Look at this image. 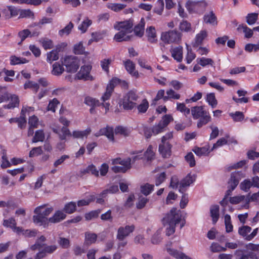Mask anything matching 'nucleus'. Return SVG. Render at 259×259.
I'll return each instance as SVG.
<instances>
[{
  "label": "nucleus",
  "mask_w": 259,
  "mask_h": 259,
  "mask_svg": "<svg viewBox=\"0 0 259 259\" xmlns=\"http://www.w3.org/2000/svg\"><path fill=\"white\" fill-rule=\"evenodd\" d=\"M204 22L212 26L217 25V18L212 11L206 13L203 17Z\"/></svg>",
  "instance_id": "17"
},
{
  "label": "nucleus",
  "mask_w": 259,
  "mask_h": 259,
  "mask_svg": "<svg viewBox=\"0 0 259 259\" xmlns=\"http://www.w3.org/2000/svg\"><path fill=\"white\" fill-rule=\"evenodd\" d=\"M258 14L257 13H251L246 16V22L249 25H252L255 23L257 19Z\"/></svg>",
  "instance_id": "61"
},
{
  "label": "nucleus",
  "mask_w": 259,
  "mask_h": 259,
  "mask_svg": "<svg viewBox=\"0 0 259 259\" xmlns=\"http://www.w3.org/2000/svg\"><path fill=\"white\" fill-rule=\"evenodd\" d=\"M207 33L205 30H201L198 33L195 38V42L193 45V47H197L201 45L203 40L207 37Z\"/></svg>",
  "instance_id": "22"
},
{
  "label": "nucleus",
  "mask_w": 259,
  "mask_h": 259,
  "mask_svg": "<svg viewBox=\"0 0 259 259\" xmlns=\"http://www.w3.org/2000/svg\"><path fill=\"white\" fill-rule=\"evenodd\" d=\"M193 151L199 156L207 155L210 152L209 151L208 146H206L201 148L196 147L193 149Z\"/></svg>",
  "instance_id": "31"
},
{
  "label": "nucleus",
  "mask_w": 259,
  "mask_h": 259,
  "mask_svg": "<svg viewBox=\"0 0 259 259\" xmlns=\"http://www.w3.org/2000/svg\"><path fill=\"white\" fill-rule=\"evenodd\" d=\"M124 65L126 70L131 75L136 78L139 77L138 72L135 70V64L133 62L130 60H127L124 62Z\"/></svg>",
  "instance_id": "16"
},
{
  "label": "nucleus",
  "mask_w": 259,
  "mask_h": 259,
  "mask_svg": "<svg viewBox=\"0 0 259 259\" xmlns=\"http://www.w3.org/2000/svg\"><path fill=\"white\" fill-rule=\"evenodd\" d=\"M172 119L173 118L171 115H165L159 123L165 128Z\"/></svg>",
  "instance_id": "64"
},
{
  "label": "nucleus",
  "mask_w": 259,
  "mask_h": 259,
  "mask_svg": "<svg viewBox=\"0 0 259 259\" xmlns=\"http://www.w3.org/2000/svg\"><path fill=\"white\" fill-rule=\"evenodd\" d=\"M38 33H33L31 34L30 31L28 29H24L18 33V36L21 38V41L18 43L19 45L21 44L23 41H24L27 37L29 35L33 36L35 35H38Z\"/></svg>",
  "instance_id": "37"
},
{
  "label": "nucleus",
  "mask_w": 259,
  "mask_h": 259,
  "mask_svg": "<svg viewBox=\"0 0 259 259\" xmlns=\"http://www.w3.org/2000/svg\"><path fill=\"white\" fill-rule=\"evenodd\" d=\"M154 185L147 183L141 186V192L144 195H148L153 191Z\"/></svg>",
  "instance_id": "45"
},
{
  "label": "nucleus",
  "mask_w": 259,
  "mask_h": 259,
  "mask_svg": "<svg viewBox=\"0 0 259 259\" xmlns=\"http://www.w3.org/2000/svg\"><path fill=\"white\" fill-rule=\"evenodd\" d=\"M243 177L244 176L241 171H237L231 174L230 179L228 181V190L227 191L226 195L231 194Z\"/></svg>",
  "instance_id": "5"
},
{
  "label": "nucleus",
  "mask_w": 259,
  "mask_h": 259,
  "mask_svg": "<svg viewBox=\"0 0 259 259\" xmlns=\"http://www.w3.org/2000/svg\"><path fill=\"white\" fill-rule=\"evenodd\" d=\"M53 210L52 207H46L44 206H40L36 207L34 210L35 213H40L46 218L48 216Z\"/></svg>",
  "instance_id": "26"
},
{
  "label": "nucleus",
  "mask_w": 259,
  "mask_h": 259,
  "mask_svg": "<svg viewBox=\"0 0 259 259\" xmlns=\"http://www.w3.org/2000/svg\"><path fill=\"white\" fill-rule=\"evenodd\" d=\"M192 115L194 119H197L205 114L206 111L203 110L202 106H195L191 108Z\"/></svg>",
  "instance_id": "25"
},
{
  "label": "nucleus",
  "mask_w": 259,
  "mask_h": 259,
  "mask_svg": "<svg viewBox=\"0 0 259 259\" xmlns=\"http://www.w3.org/2000/svg\"><path fill=\"white\" fill-rule=\"evenodd\" d=\"M250 199L248 197H246L244 195L236 196L231 197L230 198V202L232 204H236L241 202L245 201L246 202H249Z\"/></svg>",
  "instance_id": "36"
},
{
  "label": "nucleus",
  "mask_w": 259,
  "mask_h": 259,
  "mask_svg": "<svg viewBox=\"0 0 259 259\" xmlns=\"http://www.w3.org/2000/svg\"><path fill=\"white\" fill-rule=\"evenodd\" d=\"M92 67L90 65H84L81 67L80 71L76 74V78L85 80L92 79L90 76V72Z\"/></svg>",
  "instance_id": "11"
},
{
  "label": "nucleus",
  "mask_w": 259,
  "mask_h": 259,
  "mask_svg": "<svg viewBox=\"0 0 259 259\" xmlns=\"http://www.w3.org/2000/svg\"><path fill=\"white\" fill-rule=\"evenodd\" d=\"M66 215L61 210H57L54 215L49 219V221L51 223H58L66 218Z\"/></svg>",
  "instance_id": "18"
},
{
  "label": "nucleus",
  "mask_w": 259,
  "mask_h": 259,
  "mask_svg": "<svg viewBox=\"0 0 259 259\" xmlns=\"http://www.w3.org/2000/svg\"><path fill=\"white\" fill-rule=\"evenodd\" d=\"M64 69L62 65L58 62L55 63L53 65V69L52 70V74L56 76H59L64 72Z\"/></svg>",
  "instance_id": "35"
},
{
  "label": "nucleus",
  "mask_w": 259,
  "mask_h": 259,
  "mask_svg": "<svg viewBox=\"0 0 259 259\" xmlns=\"http://www.w3.org/2000/svg\"><path fill=\"white\" fill-rule=\"evenodd\" d=\"M229 115L235 122L241 121L244 118V115L242 112L236 111L235 113H230Z\"/></svg>",
  "instance_id": "51"
},
{
  "label": "nucleus",
  "mask_w": 259,
  "mask_h": 259,
  "mask_svg": "<svg viewBox=\"0 0 259 259\" xmlns=\"http://www.w3.org/2000/svg\"><path fill=\"white\" fill-rule=\"evenodd\" d=\"M194 181V179L190 175H188L181 182L179 191L183 192V189L190 186Z\"/></svg>",
  "instance_id": "28"
},
{
  "label": "nucleus",
  "mask_w": 259,
  "mask_h": 259,
  "mask_svg": "<svg viewBox=\"0 0 259 259\" xmlns=\"http://www.w3.org/2000/svg\"><path fill=\"white\" fill-rule=\"evenodd\" d=\"M225 224L226 227V231L227 233H230L233 231V225L231 221V217L229 214L225 215Z\"/></svg>",
  "instance_id": "52"
},
{
  "label": "nucleus",
  "mask_w": 259,
  "mask_h": 259,
  "mask_svg": "<svg viewBox=\"0 0 259 259\" xmlns=\"http://www.w3.org/2000/svg\"><path fill=\"white\" fill-rule=\"evenodd\" d=\"M238 31L242 30L243 32L245 33V37L246 38H250L252 36L253 31L252 30L248 28L245 25H240L237 28Z\"/></svg>",
  "instance_id": "43"
},
{
  "label": "nucleus",
  "mask_w": 259,
  "mask_h": 259,
  "mask_svg": "<svg viewBox=\"0 0 259 259\" xmlns=\"http://www.w3.org/2000/svg\"><path fill=\"white\" fill-rule=\"evenodd\" d=\"M76 210V204L74 202H70L66 204L64 207V210L67 213L70 214L74 212Z\"/></svg>",
  "instance_id": "56"
},
{
  "label": "nucleus",
  "mask_w": 259,
  "mask_h": 259,
  "mask_svg": "<svg viewBox=\"0 0 259 259\" xmlns=\"http://www.w3.org/2000/svg\"><path fill=\"white\" fill-rule=\"evenodd\" d=\"M252 229L248 226H242L238 228V234L246 241L251 240L257 234L258 228H255L250 233Z\"/></svg>",
  "instance_id": "7"
},
{
  "label": "nucleus",
  "mask_w": 259,
  "mask_h": 259,
  "mask_svg": "<svg viewBox=\"0 0 259 259\" xmlns=\"http://www.w3.org/2000/svg\"><path fill=\"white\" fill-rule=\"evenodd\" d=\"M145 26V20L144 18L141 19L140 22L134 28L135 34L139 37H142L144 34Z\"/></svg>",
  "instance_id": "27"
},
{
  "label": "nucleus",
  "mask_w": 259,
  "mask_h": 259,
  "mask_svg": "<svg viewBox=\"0 0 259 259\" xmlns=\"http://www.w3.org/2000/svg\"><path fill=\"white\" fill-rule=\"evenodd\" d=\"M97 235L95 233L86 232L85 233V242L87 244H91L96 242Z\"/></svg>",
  "instance_id": "38"
},
{
  "label": "nucleus",
  "mask_w": 259,
  "mask_h": 259,
  "mask_svg": "<svg viewBox=\"0 0 259 259\" xmlns=\"http://www.w3.org/2000/svg\"><path fill=\"white\" fill-rule=\"evenodd\" d=\"M146 36L148 37V40L151 43L155 42L157 41L156 33L155 28L153 26H150L147 28Z\"/></svg>",
  "instance_id": "24"
},
{
  "label": "nucleus",
  "mask_w": 259,
  "mask_h": 259,
  "mask_svg": "<svg viewBox=\"0 0 259 259\" xmlns=\"http://www.w3.org/2000/svg\"><path fill=\"white\" fill-rule=\"evenodd\" d=\"M84 103L86 105L93 107L99 106L100 105L99 100L89 96L85 98Z\"/></svg>",
  "instance_id": "40"
},
{
  "label": "nucleus",
  "mask_w": 259,
  "mask_h": 259,
  "mask_svg": "<svg viewBox=\"0 0 259 259\" xmlns=\"http://www.w3.org/2000/svg\"><path fill=\"white\" fill-rule=\"evenodd\" d=\"M126 7L125 5L122 4L110 3L108 4L107 7L114 11V12H119L123 10Z\"/></svg>",
  "instance_id": "47"
},
{
  "label": "nucleus",
  "mask_w": 259,
  "mask_h": 259,
  "mask_svg": "<svg viewBox=\"0 0 259 259\" xmlns=\"http://www.w3.org/2000/svg\"><path fill=\"white\" fill-rule=\"evenodd\" d=\"M39 42L41 44L44 49L46 50L53 48V42L49 38H41L39 40Z\"/></svg>",
  "instance_id": "54"
},
{
  "label": "nucleus",
  "mask_w": 259,
  "mask_h": 259,
  "mask_svg": "<svg viewBox=\"0 0 259 259\" xmlns=\"http://www.w3.org/2000/svg\"><path fill=\"white\" fill-rule=\"evenodd\" d=\"M179 28L181 31L189 32L191 30V25L187 21H183L180 24Z\"/></svg>",
  "instance_id": "60"
},
{
  "label": "nucleus",
  "mask_w": 259,
  "mask_h": 259,
  "mask_svg": "<svg viewBox=\"0 0 259 259\" xmlns=\"http://www.w3.org/2000/svg\"><path fill=\"white\" fill-rule=\"evenodd\" d=\"M131 161L132 159L130 157L124 159H122L121 158H117L112 160V164L113 165L120 164L121 166L130 169L131 168Z\"/></svg>",
  "instance_id": "14"
},
{
  "label": "nucleus",
  "mask_w": 259,
  "mask_h": 259,
  "mask_svg": "<svg viewBox=\"0 0 259 259\" xmlns=\"http://www.w3.org/2000/svg\"><path fill=\"white\" fill-rule=\"evenodd\" d=\"M9 103L7 105H5L4 108L5 109H14L17 107L19 105V98L18 96L15 94H10L9 97Z\"/></svg>",
  "instance_id": "12"
},
{
  "label": "nucleus",
  "mask_w": 259,
  "mask_h": 259,
  "mask_svg": "<svg viewBox=\"0 0 259 259\" xmlns=\"http://www.w3.org/2000/svg\"><path fill=\"white\" fill-rule=\"evenodd\" d=\"M149 107V103L147 99H145L142 100V103L137 106L139 112L145 113Z\"/></svg>",
  "instance_id": "53"
},
{
  "label": "nucleus",
  "mask_w": 259,
  "mask_h": 259,
  "mask_svg": "<svg viewBox=\"0 0 259 259\" xmlns=\"http://www.w3.org/2000/svg\"><path fill=\"white\" fill-rule=\"evenodd\" d=\"M104 31L102 32H96L92 33V38L89 40L88 44L90 45L93 41H98L103 38Z\"/></svg>",
  "instance_id": "42"
},
{
  "label": "nucleus",
  "mask_w": 259,
  "mask_h": 259,
  "mask_svg": "<svg viewBox=\"0 0 259 259\" xmlns=\"http://www.w3.org/2000/svg\"><path fill=\"white\" fill-rule=\"evenodd\" d=\"M10 61L11 64L13 65L19 64H24L28 62V61L25 58H19L15 56L11 57Z\"/></svg>",
  "instance_id": "55"
},
{
  "label": "nucleus",
  "mask_w": 259,
  "mask_h": 259,
  "mask_svg": "<svg viewBox=\"0 0 259 259\" xmlns=\"http://www.w3.org/2000/svg\"><path fill=\"white\" fill-rule=\"evenodd\" d=\"M161 39L165 43L178 42L181 39V33L177 30L163 32L161 34Z\"/></svg>",
  "instance_id": "6"
},
{
  "label": "nucleus",
  "mask_w": 259,
  "mask_h": 259,
  "mask_svg": "<svg viewBox=\"0 0 259 259\" xmlns=\"http://www.w3.org/2000/svg\"><path fill=\"white\" fill-rule=\"evenodd\" d=\"M113 91V90H110L109 88L107 87L106 91L101 98V100L103 101L102 105L105 108L106 112L109 110L110 106V103L106 102V101L110 99Z\"/></svg>",
  "instance_id": "21"
},
{
  "label": "nucleus",
  "mask_w": 259,
  "mask_h": 259,
  "mask_svg": "<svg viewBox=\"0 0 259 259\" xmlns=\"http://www.w3.org/2000/svg\"><path fill=\"white\" fill-rule=\"evenodd\" d=\"M24 88L25 89H31L35 93L39 89V85L38 83L32 81H29L24 84Z\"/></svg>",
  "instance_id": "57"
},
{
  "label": "nucleus",
  "mask_w": 259,
  "mask_h": 259,
  "mask_svg": "<svg viewBox=\"0 0 259 259\" xmlns=\"http://www.w3.org/2000/svg\"><path fill=\"white\" fill-rule=\"evenodd\" d=\"M36 214V215L33 217L34 223L39 226H43L44 227H47L50 223L49 219L46 217L40 215V213Z\"/></svg>",
  "instance_id": "19"
},
{
  "label": "nucleus",
  "mask_w": 259,
  "mask_h": 259,
  "mask_svg": "<svg viewBox=\"0 0 259 259\" xmlns=\"http://www.w3.org/2000/svg\"><path fill=\"white\" fill-rule=\"evenodd\" d=\"M168 244H166V250L168 253L177 259H191L190 257L186 255L182 252L168 247Z\"/></svg>",
  "instance_id": "15"
},
{
  "label": "nucleus",
  "mask_w": 259,
  "mask_h": 259,
  "mask_svg": "<svg viewBox=\"0 0 259 259\" xmlns=\"http://www.w3.org/2000/svg\"><path fill=\"white\" fill-rule=\"evenodd\" d=\"M230 136L229 135H226L225 138H222L219 139L217 142L213 144L211 151H212L213 149L217 148L219 147L222 146L223 145H226L228 143V140L229 139Z\"/></svg>",
  "instance_id": "44"
},
{
  "label": "nucleus",
  "mask_w": 259,
  "mask_h": 259,
  "mask_svg": "<svg viewBox=\"0 0 259 259\" xmlns=\"http://www.w3.org/2000/svg\"><path fill=\"white\" fill-rule=\"evenodd\" d=\"M172 145L169 143H161L159 145L158 150L164 158H168L171 155Z\"/></svg>",
  "instance_id": "10"
},
{
  "label": "nucleus",
  "mask_w": 259,
  "mask_h": 259,
  "mask_svg": "<svg viewBox=\"0 0 259 259\" xmlns=\"http://www.w3.org/2000/svg\"><path fill=\"white\" fill-rule=\"evenodd\" d=\"M135 229L134 225H126L124 227H120L117 230L116 238L119 241H123L131 233H133Z\"/></svg>",
  "instance_id": "8"
},
{
  "label": "nucleus",
  "mask_w": 259,
  "mask_h": 259,
  "mask_svg": "<svg viewBox=\"0 0 259 259\" xmlns=\"http://www.w3.org/2000/svg\"><path fill=\"white\" fill-rule=\"evenodd\" d=\"M133 26V22L131 20L120 22L114 25V28L119 31L115 35L114 39L118 42L130 40L132 36L127 34L132 32Z\"/></svg>",
  "instance_id": "1"
},
{
  "label": "nucleus",
  "mask_w": 259,
  "mask_h": 259,
  "mask_svg": "<svg viewBox=\"0 0 259 259\" xmlns=\"http://www.w3.org/2000/svg\"><path fill=\"white\" fill-rule=\"evenodd\" d=\"M92 21L89 18H87L81 24L78 26V29L81 31L82 33H84L88 28L92 24Z\"/></svg>",
  "instance_id": "49"
},
{
  "label": "nucleus",
  "mask_w": 259,
  "mask_h": 259,
  "mask_svg": "<svg viewBox=\"0 0 259 259\" xmlns=\"http://www.w3.org/2000/svg\"><path fill=\"white\" fill-rule=\"evenodd\" d=\"M45 139V135L42 130H37L35 132L34 137L32 139V143H37L38 142H42Z\"/></svg>",
  "instance_id": "34"
},
{
  "label": "nucleus",
  "mask_w": 259,
  "mask_h": 259,
  "mask_svg": "<svg viewBox=\"0 0 259 259\" xmlns=\"http://www.w3.org/2000/svg\"><path fill=\"white\" fill-rule=\"evenodd\" d=\"M252 186L250 180L247 179L241 183L240 187L242 190L247 192Z\"/></svg>",
  "instance_id": "62"
},
{
  "label": "nucleus",
  "mask_w": 259,
  "mask_h": 259,
  "mask_svg": "<svg viewBox=\"0 0 259 259\" xmlns=\"http://www.w3.org/2000/svg\"><path fill=\"white\" fill-rule=\"evenodd\" d=\"M206 6L207 4L205 1L194 2L190 0L188 1L185 5L187 10L190 14L198 13L200 7L204 8Z\"/></svg>",
  "instance_id": "9"
},
{
  "label": "nucleus",
  "mask_w": 259,
  "mask_h": 259,
  "mask_svg": "<svg viewBox=\"0 0 259 259\" xmlns=\"http://www.w3.org/2000/svg\"><path fill=\"white\" fill-rule=\"evenodd\" d=\"M62 64L65 66L67 72L74 73L79 67L80 60L76 56H67L64 58Z\"/></svg>",
  "instance_id": "4"
},
{
  "label": "nucleus",
  "mask_w": 259,
  "mask_h": 259,
  "mask_svg": "<svg viewBox=\"0 0 259 259\" xmlns=\"http://www.w3.org/2000/svg\"><path fill=\"white\" fill-rule=\"evenodd\" d=\"M177 110L182 113H184L186 115L189 114L190 110L187 108L184 103H177Z\"/></svg>",
  "instance_id": "59"
},
{
  "label": "nucleus",
  "mask_w": 259,
  "mask_h": 259,
  "mask_svg": "<svg viewBox=\"0 0 259 259\" xmlns=\"http://www.w3.org/2000/svg\"><path fill=\"white\" fill-rule=\"evenodd\" d=\"M197 62L198 64L202 67H205L207 65L213 66L214 61L211 58L202 57L197 59Z\"/></svg>",
  "instance_id": "30"
},
{
  "label": "nucleus",
  "mask_w": 259,
  "mask_h": 259,
  "mask_svg": "<svg viewBox=\"0 0 259 259\" xmlns=\"http://www.w3.org/2000/svg\"><path fill=\"white\" fill-rule=\"evenodd\" d=\"M114 132L115 134H119L124 137H127L130 135V131L126 127L122 126H116Z\"/></svg>",
  "instance_id": "39"
},
{
  "label": "nucleus",
  "mask_w": 259,
  "mask_h": 259,
  "mask_svg": "<svg viewBox=\"0 0 259 259\" xmlns=\"http://www.w3.org/2000/svg\"><path fill=\"white\" fill-rule=\"evenodd\" d=\"M136 92L131 90L127 93L122 100V105L124 110H131L137 106L136 101L139 99Z\"/></svg>",
  "instance_id": "2"
},
{
  "label": "nucleus",
  "mask_w": 259,
  "mask_h": 259,
  "mask_svg": "<svg viewBox=\"0 0 259 259\" xmlns=\"http://www.w3.org/2000/svg\"><path fill=\"white\" fill-rule=\"evenodd\" d=\"M235 255L236 259H253L254 254L252 252H245L244 251L238 249L235 251Z\"/></svg>",
  "instance_id": "23"
},
{
  "label": "nucleus",
  "mask_w": 259,
  "mask_h": 259,
  "mask_svg": "<svg viewBox=\"0 0 259 259\" xmlns=\"http://www.w3.org/2000/svg\"><path fill=\"white\" fill-rule=\"evenodd\" d=\"M182 214L181 211L176 208H172L162 219L164 225H176L181 221Z\"/></svg>",
  "instance_id": "3"
},
{
  "label": "nucleus",
  "mask_w": 259,
  "mask_h": 259,
  "mask_svg": "<svg viewBox=\"0 0 259 259\" xmlns=\"http://www.w3.org/2000/svg\"><path fill=\"white\" fill-rule=\"evenodd\" d=\"M210 248V250L213 252H219L226 250V247L221 246L218 243H212Z\"/></svg>",
  "instance_id": "58"
},
{
  "label": "nucleus",
  "mask_w": 259,
  "mask_h": 259,
  "mask_svg": "<svg viewBox=\"0 0 259 259\" xmlns=\"http://www.w3.org/2000/svg\"><path fill=\"white\" fill-rule=\"evenodd\" d=\"M172 57L178 62H181L183 59V48L178 47L170 49Z\"/></svg>",
  "instance_id": "20"
},
{
  "label": "nucleus",
  "mask_w": 259,
  "mask_h": 259,
  "mask_svg": "<svg viewBox=\"0 0 259 259\" xmlns=\"http://www.w3.org/2000/svg\"><path fill=\"white\" fill-rule=\"evenodd\" d=\"M73 27V24L72 22H70L67 26H66L63 29L59 31V34L61 36H63L64 34L68 35L70 33L72 28Z\"/></svg>",
  "instance_id": "63"
},
{
  "label": "nucleus",
  "mask_w": 259,
  "mask_h": 259,
  "mask_svg": "<svg viewBox=\"0 0 259 259\" xmlns=\"http://www.w3.org/2000/svg\"><path fill=\"white\" fill-rule=\"evenodd\" d=\"M47 61L51 64L53 61H56L59 59L58 52L56 50H52L47 54Z\"/></svg>",
  "instance_id": "41"
},
{
  "label": "nucleus",
  "mask_w": 259,
  "mask_h": 259,
  "mask_svg": "<svg viewBox=\"0 0 259 259\" xmlns=\"http://www.w3.org/2000/svg\"><path fill=\"white\" fill-rule=\"evenodd\" d=\"M210 215L212 219L213 223L215 224L219 218V206L218 205H214L211 207Z\"/></svg>",
  "instance_id": "32"
},
{
  "label": "nucleus",
  "mask_w": 259,
  "mask_h": 259,
  "mask_svg": "<svg viewBox=\"0 0 259 259\" xmlns=\"http://www.w3.org/2000/svg\"><path fill=\"white\" fill-rule=\"evenodd\" d=\"M101 135H105L110 140L113 141L114 140L113 128L107 126L105 128L100 129L98 132L95 134L96 137Z\"/></svg>",
  "instance_id": "13"
},
{
  "label": "nucleus",
  "mask_w": 259,
  "mask_h": 259,
  "mask_svg": "<svg viewBox=\"0 0 259 259\" xmlns=\"http://www.w3.org/2000/svg\"><path fill=\"white\" fill-rule=\"evenodd\" d=\"M211 120V117L207 112L205 114L200 117L199 120L197 122V127L198 128L201 127L203 125L206 124Z\"/></svg>",
  "instance_id": "33"
},
{
  "label": "nucleus",
  "mask_w": 259,
  "mask_h": 259,
  "mask_svg": "<svg viewBox=\"0 0 259 259\" xmlns=\"http://www.w3.org/2000/svg\"><path fill=\"white\" fill-rule=\"evenodd\" d=\"M206 101L212 108H215L218 104L214 93H210L207 95Z\"/></svg>",
  "instance_id": "50"
},
{
  "label": "nucleus",
  "mask_w": 259,
  "mask_h": 259,
  "mask_svg": "<svg viewBox=\"0 0 259 259\" xmlns=\"http://www.w3.org/2000/svg\"><path fill=\"white\" fill-rule=\"evenodd\" d=\"M161 232L162 229H159L153 235L151 238V242L153 244H157L161 241L162 239L161 236Z\"/></svg>",
  "instance_id": "48"
},
{
  "label": "nucleus",
  "mask_w": 259,
  "mask_h": 259,
  "mask_svg": "<svg viewBox=\"0 0 259 259\" xmlns=\"http://www.w3.org/2000/svg\"><path fill=\"white\" fill-rule=\"evenodd\" d=\"M91 132L90 128H87L84 131H74L71 134V137L75 139H82L84 137H87Z\"/></svg>",
  "instance_id": "29"
},
{
  "label": "nucleus",
  "mask_w": 259,
  "mask_h": 259,
  "mask_svg": "<svg viewBox=\"0 0 259 259\" xmlns=\"http://www.w3.org/2000/svg\"><path fill=\"white\" fill-rule=\"evenodd\" d=\"M59 136L61 140H66L67 137H71V133L69 130L66 126H63L59 133Z\"/></svg>",
  "instance_id": "46"
}]
</instances>
